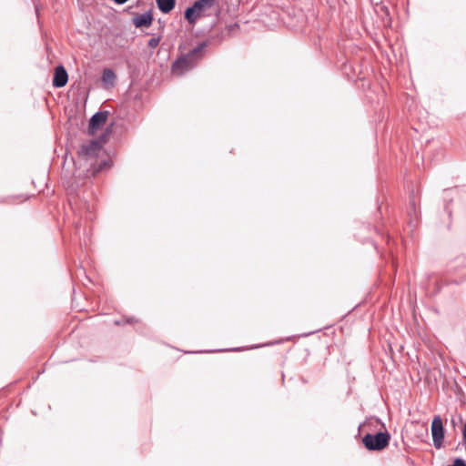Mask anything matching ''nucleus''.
Masks as SVG:
<instances>
[{
	"label": "nucleus",
	"instance_id": "f257e3e1",
	"mask_svg": "<svg viewBox=\"0 0 466 466\" xmlns=\"http://www.w3.org/2000/svg\"><path fill=\"white\" fill-rule=\"evenodd\" d=\"M219 5L218 0H196L184 12V17L189 25H196L204 16L218 15Z\"/></svg>",
	"mask_w": 466,
	"mask_h": 466
},
{
	"label": "nucleus",
	"instance_id": "f03ea898",
	"mask_svg": "<svg viewBox=\"0 0 466 466\" xmlns=\"http://www.w3.org/2000/svg\"><path fill=\"white\" fill-rule=\"evenodd\" d=\"M390 435L388 431H379L374 434L367 433L362 438L364 447L370 451L384 450L390 443Z\"/></svg>",
	"mask_w": 466,
	"mask_h": 466
},
{
	"label": "nucleus",
	"instance_id": "7ed1b4c3",
	"mask_svg": "<svg viewBox=\"0 0 466 466\" xmlns=\"http://www.w3.org/2000/svg\"><path fill=\"white\" fill-rule=\"evenodd\" d=\"M224 38V32L218 34L217 35H211L206 40L199 42L196 46L188 50L187 53L198 65L205 56L208 46L215 40L218 43Z\"/></svg>",
	"mask_w": 466,
	"mask_h": 466
},
{
	"label": "nucleus",
	"instance_id": "20e7f679",
	"mask_svg": "<svg viewBox=\"0 0 466 466\" xmlns=\"http://www.w3.org/2000/svg\"><path fill=\"white\" fill-rule=\"evenodd\" d=\"M198 65L188 56L187 53H181L180 56L172 64V72L177 76H183L185 73L192 70Z\"/></svg>",
	"mask_w": 466,
	"mask_h": 466
},
{
	"label": "nucleus",
	"instance_id": "39448f33",
	"mask_svg": "<svg viewBox=\"0 0 466 466\" xmlns=\"http://www.w3.org/2000/svg\"><path fill=\"white\" fill-rule=\"evenodd\" d=\"M431 431L434 447L436 449L442 448L445 436V429L443 426L442 419L440 415L433 417L431 425Z\"/></svg>",
	"mask_w": 466,
	"mask_h": 466
},
{
	"label": "nucleus",
	"instance_id": "423d86ee",
	"mask_svg": "<svg viewBox=\"0 0 466 466\" xmlns=\"http://www.w3.org/2000/svg\"><path fill=\"white\" fill-rule=\"evenodd\" d=\"M106 135H103L99 140L94 139L87 144H83L78 150L79 157H96L99 153L102 145L101 141L105 139Z\"/></svg>",
	"mask_w": 466,
	"mask_h": 466
},
{
	"label": "nucleus",
	"instance_id": "0eeeda50",
	"mask_svg": "<svg viewBox=\"0 0 466 466\" xmlns=\"http://www.w3.org/2000/svg\"><path fill=\"white\" fill-rule=\"evenodd\" d=\"M107 116V111H98L95 113L89 120L88 134L94 136L97 129H99L106 123Z\"/></svg>",
	"mask_w": 466,
	"mask_h": 466
},
{
	"label": "nucleus",
	"instance_id": "6e6552de",
	"mask_svg": "<svg viewBox=\"0 0 466 466\" xmlns=\"http://www.w3.org/2000/svg\"><path fill=\"white\" fill-rule=\"evenodd\" d=\"M68 81V75L66 68L59 65L55 68L53 86L56 88L63 87Z\"/></svg>",
	"mask_w": 466,
	"mask_h": 466
},
{
	"label": "nucleus",
	"instance_id": "1a4fd4ad",
	"mask_svg": "<svg viewBox=\"0 0 466 466\" xmlns=\"http://www.w3.org/2000/svg\"><path fill=\"white\" fill-rule=\"evenodd\" d=\"M153 19L152 11L148 10L133 17L132 23L137 28L149 27L153 23Z\"/></svg>",
	"mask_w": 466,
	"mask_h": 466
},
{
	"label": "nucleus",
	"instance_id": "9d476101",
	"mask_svg": "<svg viewBox=\"0 0 466 466\" xmlns=\"http://www.w3.org/2000/svg\"><path fill=\"white\" fill-rule=\"evenodd\" d=\"M156 2L158 9L164 14L170 13L176 5V0H156Z\"/></svg>",
	"mask_w": 466,
	"mask_h": 466
},
{
	"label": "nucleus",
	"instance_id": "9b49d317",
	"mask_svg": "<svg viewBox=\"0 0 466 466\" xmlns=\"http://www.w3.org/2000/svg\"><path fill=\"white\" fill-rule=\"evenodd\" d=\"M116 77V76L112 69H109V68L104 69L103 75H102L103 82H105V83L110 82L111 84H113Z\"/></svg>",
	"mask_w": 466,
	"mask_h": 466
},
{
	"label": "nucleus",
	"instance_id": "f8f14e48",
	"mask_svg": "<svg viewBox=\"0 0 466 466\" xmlns=\"http://www.w3.org/2000/svg\"><path fill=\"white\" fill-rule=\"evenodd\" d=\"M160 39V36L152 37L148 40L147 46L151 48H156L159 45Z\"/></svg>",
	"mask_w": 466,
	"mask_h": 466
},
{
	"label": "nucleus",
	"instance_id": "ddd939ff",
	"mask_svg": "<svg viewBox=\"0 0 466 466\" xmlns=\"http://www.w3.org/2000/svg\"><path fill=\"white\" fill-rule=\"evenodd\" d=\"M449 466H466V461L462 458H456Z\"/></svg>",
	"mask_w": 466,
	"mask_h": 466
},
{
	"label": "nucleus",
	"instance_id": "4468645a",
	"mask_svg": "<svg viewBox=\"0 0 466 466\" xmlns=\"http://www.w3.org/2000/svg\"><path fill=\"white\" fill-rule=\"evenodd\" d=\"M242 350V348H233V349H227V350H219L218 351H240Z\"/></svg>",
	"mask_w": 466,
	"mask_h": 466
},
{
	"label": "nucleus",
	"instance_id": "2eb2a0df",
	"mask_svg": "<svg viewBox=\"0 0 466 466\" xmlns=\"http://www.w3.org/2000/svg\"><path fill=\"white\" fill-rule=\"evenodd\" d=\"M115 3L118 4V5H123L125 4L126 2H127L128 0H114Z\"/></svg>",
	"mask_w": 466,
	"mask_h": 466
},
{
	"label": "nucleus",
	"instance_id": "dca6fc26",
	"mask_svg": "<svg viewBox=\"0 0 466 466\" xmlns=\"http://www.w3.org/2000/svg\"><path fill=\"white\" fill-rule=\"evenodd\" d=\"M35 14L36 15L38 16V13H39V5L35 3Z\"/></svg>",
	"mask_w": 466,
	"mask_h": 466
},
{
	"label": "nucleus",
	"instance_id": "f3484780",
	"mask_svg": "<svg viewBox=\"0 0 466 466\" xmlns=\"http://www.w3.org/2000/svg\"><path fill=\"white\" fill-rule=\"evenodd\" d=\"M410 205H412V207H414V206H415L414 198H412V199L410 200Z\"/></svg>",
	"mask_w": 466,
	"mask_h": 466
},
{
	"label": "nucleus",
	"instance_id": "a211bd4d",
	"mask_svg": "<svg viewBox=\"0 0 466 466\" xmlns=\"http://www.w3.org/2000/svg\"><path fill=\"white\" fill-rule=\"evenodd\" d=\"M381 10L385 11V12H388V8L386 6H381Z\"/></svg>",
	"mask_w": 466,
	"mask_h": 466
},
{
	"label": "nucleus",
	"instance_id": "6ab92c4d",
	"mask_svg": "<svg viewBox=\"0 0 466 466\" xmlns=\"http://www.w3.org/2000/svg\"><path fill=\"white\" fill-rule=\"evenodd\" d=\"M133 321H134V319H133V318L128 319L127 320V322H128V323H132Z\"/></svg>",
	"mask_w": 466,
	"mask_h": 466
},
{
	"label": "nucleus",
	"instance_id": "aec40b11",
	"mask_svg": "<svg viewBox=\"0 0 466 466\" xmlns=\"http://www.w3.org/2000/svg\"><path fill=\"white\" fill-rule=\"evenodd\" d=\"M274 343L273 342H269V343H267L265 344L266 346H268V345H273Z\"/></svg>",
	"mask_w": 466,
	"mask_h": 466
}]
</instances>
